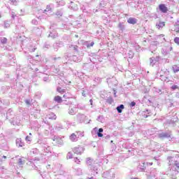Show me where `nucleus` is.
I'll use <instances>...</instances> for the list:
<instances>
[{
    "mask_svg": "<svg viewBox=\"0 0 179 179\" xmlns=\"http://www.w3.org/2000/svg\"><path fill=\"white\" fill-rule=\"evenodd\" d=\"M174 43H176V44L179 45V38L178 37H176L174 38Z\"/></svg>",
    "mask_w": 179,
    "mask_h": 179,
    "instance_id": "nucleus-16",
    "label": "nucleus"
},
{
    "mask_svg": "<svg viewBox=\"0 0 179 179\" xmlns=\"http://www.w3.org/2000/svg\"><path fill=\"white\" fill-rule=\"evenodd\" d=\"M54 101H56V103H58L59 104H61L62 103V97H61L59 95L55 96L54 97Z\"/></svg>",
    "mask_w": 179,
    "mask_h": 179,
    "instance_id": "nucleus-3",
    "label": "nucleus"
},
{
    "mask_svg": "<svg viewBox=\"0 0 179 179\" xmlns=\"http://www.w3.org/2000/svg\"><path fill=\"white\" fill-rule=\"evenodd\" d=\"M172 90H176V89H178V87L176 85H173L171 87Z\"/></svg>",
    "mask_w": 179,
    "mask_h": 179,
    "instance_id": "nucleus-18",
    "label": "nucleus"
},
{
    "mask_svg": "<svg viewBox=\"0 0 179 179\" xmlns=\"http://www.w3.org/2000/svg\"><path fill=\"white\" fill-rule=\"evenodd\" d=\"M0 17H1V15H0Z\"/></svg>",
    "mask_w": 179,
    "mask_h": 179,
    "instance_id": "nucleus-32",
    "label": "nucleus"
},
{
    "mask_svg": "<svg viewBox=\"0 0 179 179\" xmlns=\"http://www.w3.org/2000/svg\"><path fill=\"white\" fill-rule=\"evenodd\" d=\"M25 140L27 142H31V137L27 136Z\"/></svg>",
    "mask_w": 179,
    "mask_h": 179,
    "instance_id": "nucleus-15",
    "label": "nucleus"
},
{
    "mask_svg": "<svg viewBox=\"0 0 179 179\" xmlns=\"http://www.w3.org/2000/svg\"><path fill=\"white\" fill-rule=\"evenodd\" d=\"M70 139L72 142H75V141H76V134H72L71 136H70Z\"/></svg>",
    "mask_w": 179,
    "mask_h": 179,
    "instance_id": "nucleus-11",
    "label": "nucleus"
},
{
    "mask_svg": "<svg viewBox=\"0 0 179 179\" xmlns=\"http://www.w3.org/2000/svg\"><path fill=\"white\" fill-rule=\"evenodd\" d=\"M172 70L173 73H177V72H179V66L177 64H175L172 66Z\"/></svg>",
    "mask_w": 179,
    "mask_h": 179,
    "instance_id": "nucleus-6",
    "label": "nucleus"
},
{
    "mask_svg": "<svg viewBox=\"0 0 179 179\" xmlns=\"http://www.w3.org/2000/svg\"><path fill=\"white\" fill-rule=\"evenodd\" d=\"M73 153H74V155H82V152L80 151V149L79 148H74L72 150Z\"/></svg>",
    "mask_w": 179,
    "mask_h": 179,
    "instance_id": "nucleus-4",
    "label": "nucleus"
},
{
    "mask_svg": "<svg viewBox=\"0 0 179 179\" xmlns=\"http://www.w3.org/2000/svg\"><path fill=\"white\" fill-rule=\"evenodd\" d=\"M97 136H99V138H103V134L101 133H98Z\"/></svg>",
    "mask_w": 179,
    "mask_h": 179,
    "instance_id": "nucleus-22",
    "label": "nucleus"
},
{
    "mask_svg": "<svg viewBox=\"0 0 179 179\" xmlns=\"http://www.w3.org/2000/svg\"><path fill=\"white\" fill-rule=\"evenodd\" d=\"M90 102L91 103V106H93V100H92V99H90Z\"/></svg>",
    "mask_w": 179,
    "mask_h": 179,
    "instance_id": "nucleus-26",
    "label": "nucleus"
},
{
    "mask_svg": "<svg viewBox=\"0 0 179 179\" xmlns=\"http://www.w3.org/2000/svg\"><path fill=\"white\" fill-rule=\"evenodd\" d=\"M75 162L77 163V164H79V163H80V160H79V159H78V157H76L74 159Z\"/></svg>",
    "mask_w": 179,
    "mask_h": 179,
    "instance_id": "nucleus-20",
    "label": "nucleus"
},
{
    "mask_svg": "<svg viewBox=\"0 0 179 179\" xmlns=\"http://www.w3.org/2000/svg\"><path fill=\"white\" fill-rule=\"evenodd\" d=\"M29 135H31V133H29Z\"/></svg>",
    "mask_w": 179,
    "mask_h": 179,
    "instance_id": "nucleus-31",
    "label": "nucleus"
},
{
    "mask_svg": "<svg viewBox=\"0 0 179 179\" xmlns=\"http://www.w3.org/2000/svg\"><path fill=\"white\" fill-rule=\"evenodd\" d=\"M25 103H26V104H27V106H30V101L27 100V101H25Z\"/></svg>",
    "mask_w": 179,
    "mask_h": 179,
    "instance_id": "nucleus-23",
    "label": "nucleus"
},
{
    "mask_svg": "<svg viewBox=\"0 0 179 179\" xmlns=\"http://www.w3.org/2000/svg\"><path fill=\"white\" fill-rule=\"evenodd\" d=\"M49 118L50 120H57V115L54 113H51L49 114Z\"/></svg>",
    "mask_w": 179,
    "mask_h": 179,
    "instance_id": "nucleus-8",
    "label": "nucleus"
},
{
    "mask_svg": "<svg viewBox=\"0 0 179 179\" xmlns=\"http://www.w3.org/2000/svg\"><path fill=\"white\" fill-rule=\"evenodd\" d=\"M94 45V42H92L90 45H87V48H90V47H93Z\"/></svg>",
    "mask_w": 179,
    "mask_h": 179,
    "instance_id": "nucleus-17",
    "label": "nucleus"
},
{
    "mask_svg": "<svg viewBox=\"0 0 179 179\" xmlns=\"http://www.w3.org/2000/svg\"><path fill=\"white\" fill-rule=\"evenodd\" d=\"M1 42L2 43V44H6V43H8V39L6 38H3Z\"/></svg>",
    "mask_w": 179,
    "mask_h": 179,
    "instance_id": "nucleus-13",
    "label": "nucleus"
},
{
    "mask_svg": "<svg viewBox=\"0 0 179 179\" xmlns=\"http://www.w3.org/2000/svg\"><path fill=\"white\" fill-rule=\"evenodd\" d=\"M73 151H70L68 152L67 155H66V157L67 159H73Z\"/></svg>",
    "mask_w": 179,
    "mask_h": 179,
    "instance_id": "nucleus-9",
    "label": "nucleus"
},
{
    "mask_svg": "<svg viewBox=\"0 0 179 179\" xmlns=\"http://www.w3.org/2000/svg\"><path fill=\"white\" fill-rule=\"evenodd\" d=\"M170 134L169 133H164V134H160L159 135V138H160V139H164V138H170Z\"/></svg>",
    "mask_w": 179,
    "mask_h": 179,
    "instance_id": "nucleus-5",
    "label": "nucleus"
},
{
    "mask_svg": "<svg viewBox=\"0 0 179 179\" xmlns=\"http://www.w3.org/2000/svg\"><path fill=\"white\" fill-rule=\"evenodd\" d=\"M63 97H64V99H68V98L66 97V94H64V95H63Z\"/></svg>",
    "mask_w": 179,
    "mask_h": 179,
    "instance_id": "nucleus-28",
    "label": "nucleus"
},
{
    "mask_svg": "<svg viewBox=\"0 0 179 179\" xmlns=\"http://www.w3.org/2000/svg\"><path fill=\"white\" fill-rule=\"evenodd\" d=\"M136 22H138V20L135 17H129L127 20V23H129V24H136Z\"/></svg>",
    "mask_w": 179,
    "mask_h": 179,
    "instance_id": "nucleus-2",
    "label": "nucleus"
},
{
    "mask_svg": "<svg viewBox=\"0 0 179 179\" xmlns=\"http://www.w3.org/2000/svg\"><path fill=\"white\" fill-rule=\"evenodd\" d=\"M18 163H19V164H23V160H22V158H20L18 159Z\"/></svg>",
    "mask_w": 179,
    "mask_h": 179,
    "instance_id": "nucleus-21",
    "label": "nucleus"
},
{
    "mask_svg": "<svg viewBox=\"0 0 179 179\" xmlns=\"http://www.w3.org/2000/svg\"><path fill=\"white\" fill-rule=\"evenodd\" d=\"M131 107H135L136 106V103L135 101H132L130 103Z\"/></svg>",
    "mask_w": 179,
    "mask_h": 179,
    "instance_id": "nucleus-19",
    "label": "nucleus"
},
{
    "mask_svg": "<svg viewBox=\"0 0 179 179\" xmlns=\"http://www.w3.org/2000/svg\"><path fill=\"white\" fill-rule=\"evenodd\" d=\"M116 110H117V112L120 113H122V110H124V105L122 104L120 106H117Z\"/></svg>",
    "mask_w": 179,
    "mask_h": 179,
    "instance_id": "nucleus-10",
    "label": "nucleus"
},
{
    "mask_svg": "<svg viewBox=\"0 0 179 179\" xmlns=\"http://www.w3.org/2000/svg\"><path fill=\"white\" fill-rule=\"evenodd\" d=\"M82 94H83V96H84V97L86 96V93H85V91L83 92Z\"/></svg>",
    "mask_w": 179,
    "mask_h": 179,
    "instance_id": "nucleus-25",
    "label": "nucleus"
},
{
    "mask_svg": "<svg viewBox=\"0 0 179 179\" xmlns=\"http://www.w3.org/2000/svg\"><path fill=\"white\" fill-rule=\"evenodd\" d=\"M3 159H6V156H3Z\"/></svg>",
    "mask_w": 179,
    "mask_h": 179,
    "instance_id": "nucleus-30",
    "label": "nucleus"
},
{
    "mask_svg": "<svg viewBox=\"0 0 179 179\" xmlns=\"http://www.w3.org/2000/svg\"><path fill=\"white\" fill-rule=\"evenodd\" d=\"M164 26H166V22H160L158 24H157V27L159 29H163V27H164Z\"/></svg>",
    "mask_w": 179,
    "mask_h": 179,
    "instance_id": "nucleus-7",
    "label": "nucleus"
},
{
    "mask_svg": "<svg viewBox=\"0 0 179 179\" xmlns=\"http://www.w3.org/2000/svg\"><path fill=\"white\" fill-rule=\"evenodd\" d=\"M50 10H51V6L48 5L46 6V9L45 10V12H50Z\"/></svg>",
    "mask_w": 179,
    "mask_h": 179,
    "instance_id": "nucleus-14",
    "label": "nucleus"
},
{
    "mask_svg": "<svg viewBox=\"0 0 179 179\" xmlns=\"http://www.w3.org/2000/svg\"><path fill=\"white\" fill-rule=\"evenodd\" d=\"M101 132H103V129H102V128H100V129H99V133H101Z\"/></svg>",
    "mask_w": 179,
    "mask_h": 179,
    "instance_id": "nucleus-24",
    "label": "nucleus"
},
{
    "mask_svg": "<svg viewBox=\"0 0 179 179\" xmlns=\"http://www.w3.org/2000/svg\"><path fill=\"white\" fill-rule=\"evenodd\" d=\"M73 48H74V50H76V51L78 50V46H75Z\"/></svg>",
    "mask_w": 179,
    "mask_h": 179,
    "instance_id": "nucleus-27",
    "label": "nucleus"
},
{
    "mask_svg": "<svg viewBox=\"0 0 179 179\" xmlns=\"http://www.w3.org/2000/svg\"><path fill=\"white\" fill-rule=\"evenodd\" d=\"M159 9L162 13H167L169 12V8L164 4H159Z\"/></svg>",
    "mask_w": 179,
    "mask_h": 179,
    "instance_id": "nucleus-1",
    "label": "nucleus"
},
{
    "mask_svg": "<svg viewBox=\"0 0 179 179\" xmlns=\"http://www.w3.org/2000/svg\"><path fill=\"white\" fill-rule=\"evenodd\" d=\"M152 165H153L152 162L150 163V166H152Z\"/></svg>",
    "mask_w": 179,
    "mask_h": 179,
    "instance_id": "nucleus-29",
    "label": "nucleus"
},
{
    "mask_svg": "<svg viewBox=\"0 0 179 179\" xmlns=\"http://www.w3.org/2000/svg\"><path fill=\"white\" fill-rule=\"evenodd\" d=\"M57 92H58V93H61L62 94V93H65V90L62 89L61 87H58L57 88Z\"/></svg>",
    "mask_w": 179,
    "mask_h": 179,
    "instance_id": "nucleus-12",
    "label": "nucleus"
}]
</instances>
